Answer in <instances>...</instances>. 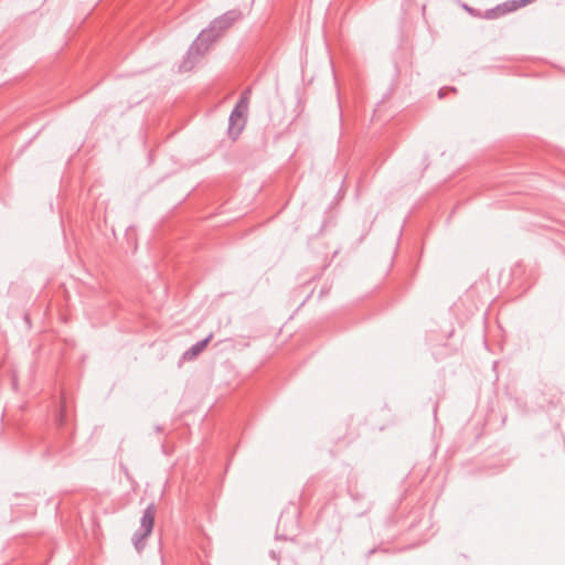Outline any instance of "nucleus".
I'll return each instance as SVG.
<instances>
[{
  "label": "nucleus",
  "instance_id": "nucleus-1",
  "mask_svg": "<svg viewBox=\"0 0 565 565\" xmlns=\"http://www.w3.org/2000/svg\"><path fill=\"white\" fill-rule=\"evenodd\" d=\"M242 12L237 9L230 10L218 18H215L210 25L202 30L194 42L186 51V56L179 66L180 72L191 71L198 58L205 54L210 45L213 44L234 22L238 21Z\"/></svg>",
  "mask_w": 565,
  "mask_h": 565
},
{
  "label": "nucleus",
  "instance_id": "nucleus-2",
  "mask_svg": "<svg viewBox=\"0 0 565 565\" xmlns=\"http://www.w3.org/2000/svg\"><path fill=\"white\" fill-rule=\"evenodd\" d=\"M154 522V511L149 505L145 511L140 521V529L134 534L132 542L138 552L145 547V539L150 535Z\"/></svg>",
  "mask_w": 565,
  "mask_h": 565
},
{
  "label": "nucleus",
  "instance_id": "nucleus-3",
  "mask_svg": "<svg viewBox=\"0 0 565 565\" xmlns=\"http://www.w3.org/2000/svg\"><path fill=\"white\" fill-rule=\"evenodd\" d=\"M531 0H512L498 4L494 8L488 9L482 14L483 19L493 20L508 12H512L530 3Z\"/></svg>",
  "mask_w": 565,
  "mask_h": 565
},
{
  "label": "nucleus",
  "instance_id": "nucleus-4",
  "mask_svg": "<svg viewBox=\"0 0 565 565\" xmlns=\"http://www.w3.org/2000/svg\"><path fill=\"white\" fill-rule=\"evenodd\" d=\"M246 113L233 108V110L230 114L228 117V128H227V135L228 138L232 140H236L239 135L242 134L245 125H246Z\"/></svg>",
  "mask_w": 565,
  "mask_h": 565
},
{
  "label": "nucleus",
  "instance_id": "nucleus-5",
  "mask_svg": "<svg viewBox=\"0 0 565 565\" xmlns=\"http://www.w3.org/2000/svg\"><path fill=\"white\" fill-rule=\"evenodd\" d=\"M213 334L210 333L206 338L198 341L196 343L192 344L184 353L182 354L183 361H192L195 360L207 347L212 339Z\"/></svg>",
  "mask_w": 565,
  "mask_h": 565
},
{
  "label": "nucleus",
  "instance_id": "nucleus-6",
  "mask_svg": "<svg viewBox=\"0 0 565 565\" xmlns=\"http://www.w3.org/2000/svg\"><path fill=\"white\" fill-rule=\"evenodd\" d=\"M252 89L248 87L246 88L239 96L236 105L234 108H237L244 113H247L248 105H249V96H250Z\"/></svg>",
  "mask_w": 565,
  "mask_h": 565
},
{
  "label": "nucleus",
  "instance_id": "nucleus-7",
  "mask_svg": "<svg viewBox=\"0 0 565 565\" xmlns=\"http://www.w3.org/2000/svg\"><path fill=\"white\" fill-rule=\"evenodd\" d=\"M462 7L471 15H473V17H481L482 18V14H480L479 11H477L476 9H473V8H471V7L467 6V4H463Z\"/></svg>",
  "mask_w": 565,
  "mask_h": 565
},
{
  "label": "nucleus",
  "instance_id": "nucleus-8",
  "mask_svg": "<svg viewBox=\"0 0 565 565\" xmlns=\"http://www.w3.org/2000/svg\"><path fill=\"white\" fill-rule=\"evenodd\" d=\"M63 422H64V415L62 414V412H60L56 416V423L58 426H62Z\"/></svg>",
  "mask_w": 565,
  "mask_h": 565
},
{
  "label": "nucleus",
  "instance_id": "nucleus-9",
  "mask_svg": "<svg viewBox=\"0 0 565 565\" xmlns=\"http://www.w3.org/2000/svg\"><path fill=\"white\" fill-rule=\"evenodd\" d=\"M269 555H270V557H271L273 559H276V561H278V559H279V556H278V554H277L275 551H270V552H269Z\"/></svg>",
  "mask_w": 565,
  "mask_h": 565
},
{
  "label": "nucleus",
  "instance_id": "nucleus-10",
  "mask_svg": "<svg viewBox=\"0 0 565 565\" xmlns=\"http://www.w3.org/2000/svg\"><path fill=\"white\" fill-rule=\"evenodd\" d=\"M438 96L439 98H443L444 97V88H440L439 92H438Z\"/></svg>",
  "mask_w": 565,
  "mask_h": 565
},
{
  "label": "nucleus",
  "instance_id": "nucleus-11",
  "mask_svg": "<svg viewBox=\"0 0 565 565\" xmlns=\"http://www.w3.org/2000/svg\"><path fill=\"white\" fill-rule=\"evenodd\" d=\"M376 552V548H372L367 553V557H370L372 554H374Z\"/></svg>",
  "mask_w": 565,
  "mask_h": 565
},
{
  "label": "nucleus",
  "instance_id": "nucleus-12",
  "mask_svg": "<svg viewBox=\"0 0 565 565\" xmlns=\"http://www.w3.org/2000/svg\"><path fill=\"white\" fill-rule=\"evenodd\" d=\"M162 430V427L161 426H156V431L160 433Z\"/></svg>",
  "mask_w": 565,
  "mask_h": 565
},
{
  "label": "nucleus",
  "instance_id": "nucleus-13",
  "mask_svg": "<svg viewBox=\"0 0 565 565\" xmlns=\"http://www.w3.org/2000/svg\"><path fill=\"white\" fill-rule=\"evenodd\" d=\"M436 415H437V405L434 408V416L436 417Z\"/></svg>",
  "mask_w": 565,
  "mask_h": 565
}]
</instances>
